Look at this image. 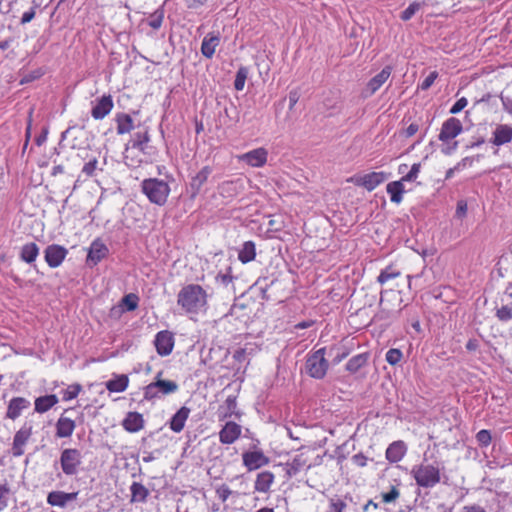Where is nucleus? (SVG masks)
<instances>
[{
	"mask_svg": "<svg viewBox=\"0 0 512 512\" xmlns=\"http://www.w3.org/2000/svg\"><path fill=\"white\" fill-rule=\"evenodd\" d=\"M139 298L137 295L130 293L122 298V303L128 311H134L138 307Z\"/></svg>",
	"mask_w": 512,
	"mask_h": 512,
	"instance_id": "a18cd8bd",
	"label": "nucleus"
},
{
	"mask_svg": "<svg viewBox=\"0 0 512 512\" xmlns=\"http://www.w3.org/2000/svg\"><path fill=\"white\" fill-rule=\"evenodd\" d=\"M419 130V126L416 123H411L406 129H405V136L411 137L417 133Z\"/></svg>",
	"mask_w": 512,
	"mask_h": 512,
	"instance_id": "774afa93",
	"label": "nucleus"
},
{
	"mask_svg": "<svg viewBox=\"0 0 512 512\" xmlns=\"http://www.w3.org/2000/svg\"><path fill=\"white\" fill-rule=\"evenodd\" d=\"M467 213V204L465 201L463 200H460L458 201L457 203V208H456V216L458 218H462L466 215Z\"/></svg>",
	"mask_w": 512,
	"mask_h": 512,
	"instance_id": "e2e57ef3",
	"label": "nucleus"
},
{
	"mask_svg": "<svg viewBox=\"0 0 512 512\" xmlns=\"http://www.w3.org/2000/svg\"><path fill=\"white\" fill-rule=\"evenodd\" d=\"M39 251L40 249L36 243H26L20 249L19 258L27 264H32L39 256Z\"/></svg>",
	"mask_w": 512,
	"mask_h": 512,
	"instance_id": "bb28decb",
	"label": "nucleus"
},
{
	"mask_svg": "<svg viewBox=\"0 0 512 512\" xmlns=\"http://www.w3.org/2000/svg\"><path fill=\"white\" fill-rule=\"evenodd\" d=\"M115 122L117 124L116 130L118 135L127 134L134 128L132 117L126 113H117L115 115Z\"/></svg>",
	"mask_w": 512,
	"mask_h": 512,
	"instance_id": "cd10ccee",
	"label": "nucleus"
},
{
	"mask_svg": "<svg viewBox=\"0 0 512 512\" xmlns=\"http://www.w3.org/2000/svg\"><path fill=\"white\" fill-rule=\"evenodd\" d=\"M156 351L161 356L169 355L174 347V336L170 331L163 330L156 334L154 339Z\"/></svg>",
	"mask_w": 512,
	"mask_h": 512,
	"instance_id": "f8f14e48",
	"label": "nucleus"
},
{
	"mask_svg": "<svg viewBox=\"0 0 512 512\" xmlns=\"http://www.w3.org/2000/svg\"><path fill=\"white\" fill-rule=\"evenodd\" d=\"M131 502H145L149 491L148 489L139 482H133L130 486Z\"/></svg>",
	"mask_w": 512,
	"mask_h": 512,
	"instance_id": "f704fd0d",
	"label": "nucleus"
},
{
	"mask_svg": "<svg viewBox=\"0 0 512 512\" xmlns=\"http://www.w3.org/2000/svg\"><path fill=\"white\" fill-rule=\"evenodd\" d=\"M207 0H185L186 5L190 9H197L203 6Z\"/></svg>",
	"mask_w": 512,
	"mask_h": 512,
	"instance_id": "338daca9",
	"label": "nucleus"
},
{
	"mask_svg": "<svg viewBox=\"0 0 512 512\" xmlns=\"http://www.w3.org/2000/svg\"><path fill=\"white\" fill-rule=\"evenodd\" d=\"M153 382L162 395L173 394L178 390V384L172 380L157 379Z\"/></svg>",
	"mask_w": 512,
	"mask_h": 512,
	"instance_id": "e433bc0d",
	"label": "nucleus"
},
{
	"mask_svg": "<svg viewBox=\"0 0 512 512\" xmlns=\"http://www.w3.org/2000/svg\"><path fill=\"white\" fill-rule=\"evenodd\" d=\"M233 359L238 362L239 364L244 363L247 360V353L246 349L239 348L234 351L233 353Z\"/></svg>",
	"mask_w": 512,
	"mask_h": 512,
	"instance_id": "bf43d9fd",
	"label": "nucleus"
},
{
	"mask_svg": "<svg viewBox=\"0 0 512 512\" xmlns=\"http://www.w3.org/2000/svg\"><path fill=\"white\" fill-rule=\"evenodd\" d=\"M220 44V36L215 33H208L202 40L201 53L207 59H211Z\"/></svg>",
	"mask_w": 512,
	"mask_h": 512,
	"instance_id": "aec40b11",
	"label": "nucleus"
},
{
	"mask_svg": "<svg viewBox=\"0 0 512 512\" xmlns=\"http://www.w3.org/2000/svg\"><path fill=\"white\" fill-rule=\"evenodd\" d=\"M30 406V401L24 397H14L9 401L6 416L11 420L17 419L23 410Z\"/></svg>",
	"mask_w": 512,
	"mask_h": 512,
	"instance_id": "6ab92c4d",
	"label": "nucleus"
},
{
	"mask_svg": "<svg viewBox=\"0 0 512 512\" xmlns=\"http://www.w3.org/2000/svg\"><path fill=\"white\" fill-rule=\"evenodd\" d=\"M114 104L110 95H103L96 99L91 110V116L95 120L105 118L113 109Z\"/></svg>",
	"mask_w": 512,
	"mask_h": 512,
	"instance_id": "2eb2a0df",
	"label": "nucleus"
},
{
	"mask_svg": "<svg viewBox=\"0 0 512 512\" xmlns=\"http://www.w3.org/2000/svg\"><path fill=\"white\" fill-rule=\"evenodd\" d=\"M388 177V173L380 171L367 173L362 176H355L351 179V181L357 186L364 187L367 191H373L385 180H387Z\"/></svg>",
	"mask_w": 512,
	"mask_h": 512,
	"instance_id": "423d86ee",
	"label": "nucleus"
},
{
	"mask_svg": "<svg viewBox=\"0 0 512 512\" xmlns=\"http://www.w3.org/2000/svg\"><path fill=\"white\" fill-rule=\"evenodd\" d=\"M129 384L128 376L122 374L117 375L114 378L106 382V388L110 392L120 393L127 389Z\"/></svg>",
	"mask_w": 512,
	"mask_h": 512,
	"instance_id": "2f4dec72",
	"label": "nucleus"
},
{
	"mask_svg": "<svg viewBox=\"0 0 512 512\" xmlns=\"http://www.w3.org/2000/svg\"><path fill=\"white\" fill-rule=\"evenodd\" d=\"M503 109L512 116V97L501 96L500 97Z\"/></svg>",
	"mask_w": 512,
	"mask_h": 512,
	"instance_id": "680f3d73",
	"label": "nucleus"
},
{
	"mask_svg": "<svg viewBox=\"0 0 512 512\" xmlns=\"http://www.w3.org/2000/svg\"><path fill=\"white\" fill-rule=\"evenodd\" d=\"M177 305L188 315L204 313L208 307V293L199 284H187L177 294Z\"/></svg>",
	"mask_w": 512,
	"mask_h": 512,
	"instance_id": "f257e3e1",
	"label": "nucleus"
},
{
	"mask_svg": "<svg viewBox=\"0 0 512 512\" xmlns=\"http://www.w3.org/2000/svg\"><path fill=\"white\" fill-rule=\"evenodd\" d=\"M403 358V353L400 349L391 348L386 352L385 359L386 361L392 365H397Z\"/></svg>",
	"mask_w": 512,
	"mask_h": 512,
	"instance_id": "ea45409f",
	"label": "nucleus"
},
{
	"mask_svg": "<svg viewBox=\"0 0 512 512\" xmlns=\"http://www.w3.org/2000/svg\"><path fill=\"white\" fill-rule=\"evenodd\" d=\"M82 387L80 384H72L67 387L66 390L63 392V400L64 401H70L72 399H75L79 393L81 392Z\"/></svg>",
	"mask_w": 512,
	"mask_h": 512,
	"instance_id": "37998d69",
	"label": "nucleus"
},
{
	"mask_svg": "<svg viewBox=\"0 0 512 512\" xmlns=\"http://www.w3.org/2000/svg\"><path fill=\"white\" fill-rule=\"evenodd\" d=\"M346 506V503L340 498H332L329 501L326 512H343Z\"/></svg>",
	"mask_w": 512,
	"mask_h": 512,
	"instance_id": "de8ad7c7",
	"label": "nucleus"
},
{
	"mask_svg": "<svg viewBox=\"0 0 512 512\" xmlns=\"http://www.w3.org/2000/svg\"><path fill=\"white\" fill-rule=\"evenodd\" d=\"M351 460L358 467H365L368 461L367 457L362 453L353 455Z\"/></svg>",
	"mask_w": 512,
	"mask_h": 512,
	"instance_id": "052dcab7",
	"label": "nucleus"
},
{
	"mask_svg": "<svg viewBox=\"0 0 512 512\" xmlns=\"http://www.w3.org/2000/svg\"><path fill=\"white\" fill-rule=\"evenodd\" d=\"M68 250L61 245L51 244L44 250V259L50 268L59 267L65 260Z\"/></svg>",
	"mask_w": 512,
	"mask_h": 512,
	"instance_id": "6e6552de",
	"label": "nucleus"
},
{
	"mask_svg": "<svg viewBox=\"0 0 512 512\" xmlns=\"http://www.w3.org/2000/svg\"><path fill=\"white\" fill-rule=\"evenodd\" d=\"M108 247L99 238L95 239L88 249L86 262L89 266L97 265L101 260L107 257Z\"/></svg>",
	"mask_w": 512,
	"mask_h": 512,
	"instance_id": "9d476101",
	"label": "nucleus"
},
{
	"mask_svg": "<svg viewBox=\"0 0 512 512\" xmlns=\"http://www.w3.org/2000/svg\"><path fill=\"white\" fill-rule=\"evenodd\" d=\"M32 429V424L29 422H25L23 426L14 435L12 445V454L14 457H20L24 454V447L32 435Z\"/></svg>",
	"mask_w": 512,
	"mask_h": 512,
	"instance_id": "0eeeda50",
	"label": "nucleus"
},
{
	"mask_svg": "<svg viewBox=\"0 0 512 512\" xmlns=\"http://www.w3.org/2000/svg\"><path fill=\"white\" fill-rule=\"evenodd\" d=\"M438 77V73L436 71H433L431 72L423 81L422 83L420 84V88L422 90H427L429 89L433 83L435 82V80L437 79Z\"/></svg>",
	"mask_w": 512,
	"mask_h": 512,
	"instance_id": "5fc2aeb1",
	"label": "nucleus"
},
{
	"mask_svg": "<svg viewBox=\"0 0 512 512\" xmlns=\"http://www.w3.org/2000/svg\"><path fill=\"white\" fill-rule=\"evenodd\" d=\"M461 512H486V510L480 505L472 504L464 506Z\"/></svg>",
	"mask_w": 512,
	"mask_h": 512,
	"instance_id": "69168bd1",
	"label": "nucleus"
},
{
	"mask_svg": "<svg viewBox=\"0 0 512 512\" xmlns=\"http://www.w3.org/2000/svg\"><path fill=\"white\" fill-rule=\"evenodd\" d=\"M467 104H468L467 99L465 97H461L451 107L450 113L451 114H458L459 112H461L467 106Z\"/></svg>",
	"mask_w": 512,
	"mask_h": 512,
	"instance_id": "6e6d98bb",
	"label": "nucleus"
},
{
	"mask_svg": "<svg viewBox=\"0 0 512 512\" xmlns=\"http://www.w3.org/2000/svg\"><path fill=\"white\" fill-rule=\"evenodd\" d=\"M212 173V168L210 166H204L201 170H199L190 181V197L195 199L197 195L200 193L203 185L208 180L209 176Z\"/></svg>",
	"mask_w": 512,
	"mask_h": 512,
	"instance_id": "f3484780",
	"label": "nucleus"
},
{
	"mask_svg": "<svg viewBox=\"0 0 512 512\" xmlns=\"http://www.w3.org/2000/svg\"><path fill=\"white\" fill-rule=\"evenodd\" d=\"M216 493H217L218 498H219L221 501L225 502V501H227V500H228V498H229V497H230V495L232 494V491H231V489H230L228 486H226V485H222V486H220V487L217 489Z\"/></svg>",
	"mask_w": 512,
	"mask_h": 512,
	"instance_id": "4d7b16f0",
	"label": "nucleus"
},
{
	"mask_svg": "<svg viewBox=\"0 0 512 512\" xmlns=\"http://www.w3.org/2000/svg\"><path fill=\"white\" fill-rule=\"evenodd\" d=\"M77 495L78 492L52 491L47 496V503L51 506L64 508L68 502L75 500Z\"/></svg>",
	"mask_w": 512,
	"mask_h": 512,
	"instance_id": "a211bd4d",
	"label": "nucleus"
},
{
	"mask_svg": "<svg viewBox=\"0 0 512 512\" xmlns=\"http://www.w3.org/2000/svg\"><path fill=\"white\" fill-rule=\"evenodd\" d=\"M243 465L248 471L257 470L269 463V458L262 450L246 451L242 454Z\"/></svg>",
	"mask_w": 512,
	"mask_h": 512,
	"instance_id": "1a4fd4ad",
	"label": "nucleus"
},
{
	"mask_svg": "<svg viewBox=\"0 0 512 512\" xmlns=\"http://www.w3.org/2000/svg\"><path fill=\"white\" fill-rule=\"evenodd\" d=\"M225 409V412L222 416V418H227L235 413V410L237 408V401L234 396H228L225 400L224 405L221 407Z\"/></svg>",
	"mask_w": 512,
	"mask_h": 512,
	"instance_id": "79ce46f5",
	"label": "nucleus"
},
{
	"mask_svg": "<svg viewBox=\"0 0 512 512\" xmlns=\"http://www.w3.org/2000/svg\"><path fill=\"white\" fill-rule=\"evenodd\" d=\"M190 415V409L182 406L171 418L169 427L175 433H180Z\"/></svg>",
	"mask_w": 512,
	"mask_h": 512,
	"instance_id": "4be33fe9",
	"label": "nucleus"
},
{
	"mask_svg": "<svg viewBox=\"0 0 512 512\" xmlns=\"http://www.w3.org/2000/svg\"><path fill=\"white\" fill-rule=\"evenodd\" d=\"M368 361V355L361 353L350 358L346 364V370L351 373H356L360 368L366 365Z\"/></svg>",
	"mask_w": 512,
	"mask_h": 512,
	"instance_id": "c9c22d12",
	"label": "nucleus"
},
{
	"mask_svg": "<svg viewBox=\"0 0 512 512\" xmlns=\"http://www.w3.org/2000/svg\"><path fill=\"white\" fill-rule=\"evenodd\" d=\"M123 427L131 433L140 431L144 427L143 416L138 412H129L123 420Z\"/></svg>",
	"mask_w": 512,
	"mask_h": 512,
	"instance_id": "b1692460",
	"label": "nucleus"
},
{
	"mask_svg": "<svg viewBox=\"0 0 512 512\" xmlns=\"http://www.w3.org/2000/svg\"><path fill=\"white\" fill-rule=\"evenodd\" d=\"M392 73L390 66L384 67L377 75H375L367 84L369 95H373L380 87L389 79Z\"/></svg>",
	"mask_w": 512,
	"mask_h": 512,
	"instance_id": "5701e85b",
	"label": "nucleus"
},
{
	"mask_svg": "<svg viewBox=\"0 0 512 512\" xmlns=\"http://www.w3.org/2000/svg\"><path fill=\"white\" fill-rule=\"evenodd\" d=\"M143 396H144L145 400L152 401L157 398H160L163 395L160 393L159 389H157L154 382H151L150 384H148L147 386L144 387Z\"/></svg>",
	"mask_w": 512,
	"mask_h": 512,
	"instance_id": "a19ab883",
	"label": "nucleus"
},
{
	"mask_svg": "<svg viewBox=\"0 0 512 512\" xmlns=\"http://www.w3.org/2000/svg\"><path fill=\"white\" fill-rule=\"evenodd\" d=\"M421 164L420 163H414L410 169V171L403 176L401 179L404 182H412L415 181L418 178V175L420 173Z\"/></svg>",
	"mask_w": 512,
	"mask_h": 512,
	"instance_id": "8fccbe9b",
	"label": "nucleus"
},
{
	"mask_svg": "<svg viewBox=\"0 0 512 512\" xmlns=\"http://www.w3.org/2000/svg\"><path fill=\"white\" fill-rule=\"evenodd\" d=\"M98 161L96 158H93L92 160L88 161L82 168V172L86 176H93L96 169H97Z\"/></svg>",
	"mask_w": 512,
	"mask_h": 512,
	"instance_id": "864d4df0",
	"label": "nucleus"
},
{
	"mask_svg": "<svg viewBox=\"0 0 512 512\" xmlns=\"http://www.w3.org/2000/svg\"><path fill=\"white\" fill-rule=\"evenodd\" d=\"M512 142V126L508 124H497L492 131L489 143L500 147Z\"/></svg>",
	"mask_w": 512,
	"mask_h": 512,
	"instance_id": "ddd939ff",
	"label": "nucleus"
},
{
	"mask_svg": "<svg viewBox=\"0 0 512 512\" xmlns=\"http://www.w3.org/2000/svg\"><path fill=\"white\" fill-rule=\"evenodd\" d=\"M406 453V446L403 441H395L386 449V459L391 463L399 462Z\"/></svg>",
	"mask_w": 512,
	"mask_h": 512,
	"instance_id": "a878e982",
	"label": "nucleus"
},
{
	"mask_svg": "<svg viewBox=\"0 0 512 512\" xmlns=\"http://www.w3.org/2000/svg\"><path fill=\"white\" fill-rule=\"evenodd\" d=\"M326 348H320L307 356L305 363L306 373L315 379L325 377L329 363L325 358Z\"/></svg>",
	"mask_w": 512,
	"mask_h": 512,
	"instance_id": "20e7f679",
	"label": "nucleus"
},
{
	"mask_svg": "<svg viewBox=\"0 0 512 512\" xmlns=\"http://www.w3.org/2000/svg\"><path fill=\"white\" fill-rule=\"evenodd\" d=\"M463 131L462 123L459 119L451 117L444 121L439 134V140L442 142H448L456 138Z\"/></svg>",
	"mask_w": 512,
	"mask_h": 512,
	"instance_id": "9b49d317",
	"label": "nucleus"
},
{
	"mask_svg": "<svg viewBox=\"0 0 512 512\" xmlns=\"http://www.w3.org/2000/svg\"><path fill=\"white\" fill-rule=\"evenodd\" d=\"M163 17H164L163 11L158 10V11L154 12L148 20V25L155 30L159 29L162 25Z\"/></svg>",
	"mask_w": 512,
	"mask_h": 512,
	"instance_id": "09e8293b",
	"label": "nucleus"
},
{
	"mask_svg": "<svg viewBox=\"0 0 512 512\" xmlns=\"http://www.w3.org/2000/svg\"><path fill=\"white\" fill-rule=\"evenodd\" d=\"M306 466V458L302 454L296 455L290 462L286 464V472L290 477H292L297 475Z\"/></svg>",
	"mask_w": 512,
	"mask_h": 512,
	"instance_id": "473e14b6",
	"label": "nucleus"
},
{
	"mask_svg": "<svg viewBox=\"0 0 512 512\" xmlns=\"http://www.w3.org/2000/svg\"><path fill=\"white\" fill-rule=\"evenodd\" d=\"M10 488L7 484H0V511L8 507Z\"/></svg>",
	"mask_w": 512,
	"mask_h": 512,
	"instance_id": "c03bdc74",
	"label": "nucleus"
},
{
	"mask_svg": "<svg viewBox=\"0 0 512 512\" xmlns=\"http://www.w3.org/2000/svg\"><path fill=\"white\" fill-rule=\"evenodd\" d=\"M58 397L55 394L38 397L35 400V411L45 413L58 403Z\"/></svg>",
	"mask_w": 512,
	"mask_h": 512,
	"instance_id": "7c9ffc66",
	"label": "nucleus"
},
{
	"mask_svg": "<svg viewBox=\"0 0 512 512\" xmlns=\"http://www.w3.org/2000/svg\"><path fill=\"white\" fill-rule=\"evenodd\" d=\"M275 480V476L270 471H262L257 474L254 483V489L259 493H268Z\"/></svg>",
	"mask_w": 512,
	"mask_h": 512,
	"instance_id": "412c9836",
	"label": "nucleus"
},
{
	"mask_svg": "<svg viewBox=\"0 0 512 512\" xmlns=\"http://www.w3.org/2000/svg\"><path fill=\"white\" fill-rule=\"evenodd\" d=\"M497 318L502 322H507L512 319V307L502 306L496 312Z\"/></svg>",
	"mask_w": 512,
	"mask_h": 512,
	"instance_id": "3c124183",
	"label": "nucleus"
},
{
	"mask_svg": "<svg viewBox=\"0 0 512 512\" xmlns=\"http://www.w3.org/2000/svg\"><path fill=\"white\" fill-rule=\"evenodd\" d=\"M404 181L402 179L398 181H393L387 184L386 191L390 195V200L393 203L399 204L403 199V194L405 193Z\"/></svg>",
	"mask_w": 512,
	"mask_h": 512,
	"instance_id": "c85d7f7f",
	"label": "nucleus"
},
{
	"mask_svg": "<svg viewBox=\"0 0 512 512\" xmlns=\"http://www.w3.org/2000/svg\"><path fill=\"white\" fill-rule=\"evenodd\" d=\"M75 427L74 420L62 415L56 422V436L59 438H68L73 434Z\"/></svg>",
	"mask_w": 512,
	"mask_h": 512,
	"instance_id": "393cba45",
	"label": "nucleus"
},
{
	"mask_svg": "<svg viewBox=\"0 0 512 512\" xmlns=\"http://www.w3.org/2000/svg\"><path fill=\"white\" fill-rule=\"evenodd\" d=\"M35 17V10L34 9H30L28 11H25L23 14H22V17H21V24H27L29 23L30 21H32V19Z\"/></svg>",
	"mask_w": 512,
	"mask_h": 512,
	"instance_id": "0e129e2a",
	"label": "nucleus"
},
{
	"mask_svg": "<svg viewBox=\"0 0 512 512\" xmlns=\"http://www.w3.org/2000/svg\"><path fill=\"white\" fill-rule=\"evenodd\" d=\"M268 151L263 148H256L240 156V160L251 167H263L267 162Z\"/></svg>",
	"mask_w": 512,
	"mask_h": 512,
	"instance_id": "dca6fc26",
	"label": "nucleus"
},
{
	"mask_svg": "<svg viewBox=\"0 0 512 512\" xmlns=\"http://www.w3.org/2000/svg\"><path fill=\"white\" fill-rule=\"evenodd\" d=\"M399 491L396 487H392V489L388 492L382 495L383 502L385 503H391L395 501L399 497Z\"/></svg>",
	"mask_w": 512,
	"mask_h": 512,
	"instance_id": "13d9d810",
	"label": "nucleus"
},
{
	"mask_svg": "<svg viewBox=\"0 0 512 512\" xmlns=\"http://www.w3.org/2000/svg\"><path fill=\"white\" fill-rule=\"evenodd\" d=\"M150 141V135L147 128L142 130H138L135 132L131 138V146L132 148L138 149L141 152H145L147 148V144Z\"/></svg>",
	"mask_w": 512,
	"mask_h": 512,
	"instance_id": "c756f323",
	"label": "nucleus"
},
{
	"mask_svg": "<svg viewBox=\"0 0 512 512\" xmlns=\"http://www.w3.org/2000/svg\"><path fill=\"white\" fill-rule=\"evenodd\" d=\"M476 439L480 445L488 446L491 443L492 438L490 432L488 430L483 429L476 434Z\"/></svg>",
	"mask_w": 512,
	"mask_h": 512,
	"instance_id": "603ef678",
	"label": "nucleus"
},
{
	"mask_svg": "<svg viewBox=\"0 0 512 512\" xmlns=\"http://www.w3.org/2000/svg\"><path fill=\"white\" fill-rule=\"evenodd\" d=\"M248 77V69L246 67H240L235 76L234 88L237 91H242L245 86L246 79Z\"/></svg>",
	"mask_w": 512,
	"mask_h": 512,
	"instance_id": "58836bf2",
	"label": "nucleus"
},
{
	"mask_svg": "<svg viewBox=\"0 0 512 512\" xmlns=\"http://www.w3.org/2000/svg\"><path fill=\"white\" fill-rule=\"evenodd\" d=\"M82 464L81 452L76 448H66L61 452L60 465L67 476L76 475Z\"/></svg>",
	"mask_w": 512,
	"mask_h": 512,
	"instance_id": "39448f33",
	"label": "nucleus"
},
{
	"mask_svg": "<svg viewBox=\"0 0 512 512\" xmlns=\"http://www.w3.org/2000/svg\"><path fill=\"white\" fill-rule=\"evenodd\" d=\"M256 257V247L255 243L252 241H246L242 245V248L239 251L238 259L242 263H248L254 260Z\"/></svg>",
	"mask_w": 512,
	"mask_h": 512,
	"instance_id": "72a5a7b5",
	"label": "nucleus"
},
{
	"mask_svg": "<svg viewBox=\"0 0 512 512\" xmlns=\"http://www.w3.org/2000/svg\"><path fill=\"white\" fill-rule=\"evenodd\" d=\"M400 271L395 269L393 266H388L385 269L381 270L380 274L377 277L378 283L381 285L385 284L389 280L395 279L400 276Z\"/></svg>",
	"mask_w": 512,
	"mask_h": 512,
	"instance_id": "4c0bfd02",
	"label": "nucleus"
},
{
	"mask_svg": "<svg viewBox=\"0 0 512 512\" xmlns=\"http://www.w3.org/2000/svg\"><path fill=\"white\" fill-rule=\"evenodd\" d=\"M141 190L151 203L158 206L165 205L170 194L169 184L158 178L144 179Z\"/></svg>",
	"mask_w": 512,
	"mask_h": 512,
	"instance_id": "f03ea898",
	"label": "nucleus"
},
{
	"mask_svg": "<svg viewBox=\"0 0 512 512\" xmlns=\"http://www.w3.org/2000/svg\"><path fill=\"white\" fill-rule=\"evenodd\" d=\"M411 475L417 485L423 488H432L441 480L440 468L434 464H419L413 466Z\"/></svg>",
	"mask_w": 512,
	"mask_h": 512,
	"instance_id": "7ed1b4c3",
	"label": "nucleus"
},
{
	"mask_svg": "<svg viewBox=\"0 0 512 512\" xmlns=\"http://www.w3.org/2000/svg\"><path fill=\"white\" fill-rule=\"evenodd\" d=\"M420 8L421 4L418 2L409 4V6L401 13V19L403 21L410 20Z\"/></svg>",
	"mask_w": 512,
	"mask_h": 512,
	"instance_id": "49530a36",
	"label": "nucleus"
},
{
	"mask_svg": "<svg viewBox=\"0 0 512 512\" xmlns=\"http://www.w3.org/2000/svg\"><path fill=\"white\" fill-rule=\"evenodd\" d=\"M242 428L233 421H228L219 431V441L222 444L229 445L236 442L241 436Z\"/></svg>",
	"mask_w": 512,
	"mask_h": 512,
	"instance_id": "4468645a",
	"label": "nucleus"
}]
</instances>
